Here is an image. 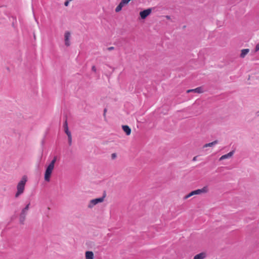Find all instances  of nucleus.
<instances>
[{"label": "nucleus", "instance_id": "obj_2", "mask_svg": "<svg viewBox=\"0 0 259 259\" xmlns=\"http://www.w3.org/2000/svg\"><path fill=\"white\" fill-rule=\"evenodd\" d=\"M208 190H209V189H208V187L204 186L203 188H202L201 189H197V190H194L193 191H191L189 194L186 195L183 198L184 200H186V199H188L189 198H190L193 196H194V195H201L202 194L206 193L208 192Z\"/></svg>", "mask_w": 259, "mask_h": 259}, {"label": "nucleus", "instance_id": "obj_27", "mask_svg": "<svg viewBox=\"0 0 259 259\" xmlns=\"http://www.w3.org/2000/svg\"><path fill=\"white\" fill-rule=\"evenodd\" d=\"M166 18L167 19H170V16H166Z\"/></svg>", "mask_w": 259, "mask_h": 259}, {"label": "nucleus", "instance_id": "obj_24", "mask_svg": "<svg viewBox=\"0 0 259 259\" xmlns=\"http://www.w3.org/2000/svg\"><path fill=\"white\" fill-rule=\"evenodd\" d=\"M116 154H115V153H113V154H112V158H115L116 157Z\"/></svg>", "mask_w": 259, "mask_h": 259}, {"label": "nucleus", "instance_id": "obj_3", "mask_svg": "<svg viewBox=\"0 0 259 259\" xmlns=\"http://www.w3.org/2000/svg\"><path fill=\"white\" fill-rule=\"evenodd\" d=\"M27 182V177L24 176L22 177L21 181L18 183L17 186V192L15 194V197H18L20 195L22 194L24 191L25 185Z\"/></svg>", "mask_w": 259, "mask_h": 259}, {"label": "nucleus", "instance_id": "obj_26", "mask_svg": "<svg viewBox=\"0 0 259 259\" xmlns=\"http://www.w3.org/2000/svg\"><path fill=\"white\" fill-rule=\"evenodd\" d=\"M196 158H197V157H196V156L194 157L193 158V161H195V160H196Z\"/></svg>", "mask_w": 259, "mask_h": 259}, {"label": "nucleus", "instance_id": "obj_25", "mask_svg": "<svg viewBox=\"0 0 259 259\" xmlns=\"http://www.w3.org/2000/svg\"><path fill=\"white\" fill-rule=\"evenodd\" d=\"M104 111V116H105V115H106V112H107V109H105Z\"/></svg>", "mask_w": 259, "mask_h": 259}, {"label": "nucleus", "instance_id": "obj_4", "mask_svg": "<svg viewBox=\"0 0 259 259\" xmlns=\"http://www.w3.org/2000/svg\"><path fill=\"white\" fill-rule=\"evenodd\" d=\"M104 196L101 197V198H96V199L91 200L89 202V204L88 205V207L90 208L93 207L95 205H96L98 203L102 202L104 201Z\"/></svg>", "mask_w": 259, "mask_h": 259}, {"label": "nucleus", "instance_id": "obj_23", "mask_svg": "<svg viewBox=\"0 0 259 259\" xmlns=\"http://www.w3.org/2000/svg\"><path fill=\"white\" fill-rule=\"evenodd\" d=\"M108 50L109 51L113 50H114V47H109V48H108Z\"/></svg>", "mask_w": 259, "mask_h": 259}, {"label": "nucleus", "instance_id": "obj_18", "mask_svg": "<svg viewBox=\"0 0 259 259\" xmlns=\"http://www.w3.org/2000/svg\"><path fill=\"white\" fill-rule=\"evenodd\" d=\"M259 51V43L257 44L256 46H255V52H256L257 51Z\"/></svg>", "mask_w": 259, "mask_h": 259}, {"label": "nucleus", "instance_id": "obj_13", "mask_svg": "<svg viewBox=\"0 0 259 259\" xmlns=\"http://www.w3.org/2000/svg\"><path fill=\"white\" fill-rule=\"evenodd\" d=\"M218 143V141L215 140L211 143L205 144V145H204L203 148H206L208 147H212V146L217 144Z\"/></svg>", "mask_w": 259, "mask_h": 259}, {"label": "nucleus", "instance_id": "obj_9", "mask_svg": "<svg viewBox=\"0 0 259 259\" xmlns=\"http://www.w3.org/2000/svg\"><path fill=\"white\" fill-rule=\"evenodd\" d=\"M234 151H232L230 152L229 153H228L227 154H225V155L222 156L220 158V160H222L225 159H227V158L231 157L233 156V155L234 154Z\"/></svg>", "mask_w": 259, "mask_h": 259}, {"label": "nucleus", "instance_id": "obj_12", "mask_svg": "<svg viewBox=\"0 0 259 259\" xmlns=\"http://www.w3.org/2000/svg\"><path fill=\"white\" fill-rule=\"evenodd\" d=\"M249 50L248 49H243L241 51L240 57L244 58L245 56L249 53Z\"/></svg>", "mask_w": 259, "mask_h": 259}, {"label": "nucleus", "instance_id": "obj_10", "mask_svg": "<svg viewBox=\"0 0 259 259\" xmlns=\"http://www.w3.org/2000/svg\"><path fill=\"white\" fill-rule=\"evenodd\" d=\"M85 259H94V253L92 251H87L85 253Z\"/></svg>", "mask_w": 259, "mask_h": 259}, {"label": "nucleus", "instance_id": "obj_14", "mask_svg": "<svg viewBox=\"0 0 259 259\" xmlns=\"http://www.w3.org/2000/svg\"><path fill=\"white\" fill-rule=\"evenodd\" d=\"M64 131L66 134L70 133V132L69 131L68 127V124L67 120L66 119L64 123Z\"/></svg>", "mask_w": 259, "mask_h": 259}, {"label": "nucleus", "instance_id": "obj_22", "mask_svg": "<svg viewBox=\"0 0 259 259\" xmlns=\"http://www.w3.org/2000/svg\"><path fill=\"white\" fill-rule=\"evenodd\" d=\"M92 70L94 71V72H96V68L95 66H92Z\"/></svg>", "mask_w": 259, "mask_h": 259}, {"label": "nucleus", "instance_id": "obj_8", "mask_svg": "<svg viewBox=\"0 0 259 259\" xmlns=\"http://www.w3.org/2000/svg\"><path fill=\"white\" fill-rule=\"evenodd\" d=\"M207 256V254L205 252H202L195 255L193 259H204Z\"/></svg>", "mask_w": 259, "mask_h": 259}, {"label": "nucleus", "instance_id": "obj_17", "mask_svg": "<svg viewBox=\"0 0 259 259\" xmlns=\"http://www.w3.org/2000/svg\"><path fill=\"white\" fill-rule=\"evenodd\" d=\"M27 211H24V210L23 209L22 211H21V214H20L21 218H22L23 219H24L25 218V216H26V215L27 214Z\"/></svg>", "mask_w": 259, "mask_h": 259}, {"label": "nucleus", "instance_id": "obj_11", "mask_svg": "<svg viewBox=\"0 0 259 259\" xmlns=\"http://www.w3.org/2000/svg\"><path fill=\"white\" fill-rule=\"evenodd\" d=\"M122 128L123 131L125 133L127 136H129L131 133V129L130 127L126 125H122Z\"/></svg>", "mask_w": 259, "mask_h": 259}, {"label": "nucleus", "instance_id": "obj_1", "mask_svg": "<svg viewBox=\"0 0 259 259\" xmlns=\"http://www.w3.org/2000/svg\"><path fill=\"white\" fill-rule=\"evenodd\" d=\"M57 160V157L55 156L54 157L53 159L52 160V161L50 162V163L47 166L45 172V176L44 179L47 182H50V178L51 177V175L52 174V172L54 170L55 164Z\"/></svg>", "mask_w": 259, "mask_h": 259}, {"label": "nucleus", "instance_id": "obj_6", "mask_svg": "<svg viewBox=\"0 0 259 259\" xmlns=\"http://www.w3.org/2000/svg\"><path fill=\"white\" fill-rule=\"evenodd\" d=\"M71 37V33L69 31H66L64 34L65 44L67 47L70 45V39Z\"/></svg>", "mask_w": 259, "mask_h": 259}, {"label": "nucleus", "instance_id": "obj_7", "mask_svg": "<svg viewBox=\"0 0 259 259\" xmlns=\"http://www.w3.org/2000/svg\"><path fill=\"white\" fill-rule=\"evenodd\" d=\"M190 92H194V93L200 94V93H203L204 92V90H203V87H198V88H197L196 89H194L188 90L187 91V93H190Z\"/></svg>", "mask_w": 259, "mask_h": 259}, {"label": "nucleus", "instance_id": "obj_19", "mask_svg": "<svg viewBox=\"0 0 259 259\" xmlns=\"http://www.w3.org/2000/svg\"><path fill=\"white\" fill-rule=\"evenodd\" d=\"M29 204H28L24 208H23V209L24 210V211H27L28 209H29Z\"/></svg>", "mask_w": 259, "mask_h": 259}, {"label": "nucleus", "instance_id": "obj_16", "mask_svg": "<svg viewBox=\"0 0 259 259\" xmlns=\"http://www.w3.org/2000/svg\"><path fill=\"white\" fill-rule=\"evenodd\" d=\"M66 135H67L68 136V143H69V145H71V144H72V137H71V133H67L66 134Z\"/></svg>", "mask_w": 259, "mask_h": 259}, {"label": "nucleus", "instance_id": "obj_15", "mask_svg": "<svg viewBox=\"0 0 259 259\" xmlns=\"http://www.w3.org/2000/svg\"><path fill=\"white\" fill-rule=\"evenodd\" d=\"M123 6H123L122 4L120 3L116 7L115 9V12H119L120 11Z\"/></svg>", "mask_w": 259, "mask_h": 259}, {"label": "nucleus", "instance_id": "obj_20", "mask_svg": "<svg viewBox=\"0 0 259 259\" xmlns=\"http://www.w3.org/2000/svg\"><path fill=\"white\" fill-rule=\"evenodd\" d=\"M29 204H28L24 208H23V209L24 210V211H27L28 209H29Z\"/></svg>", "mask_w": 259, "mask_h": 259}, {"label": "nucleus", "instance_id": "obj_5", "mask_svg": "<svg viewBox=\"0 0 259 259\" xmlns=\"http://www.w3.org/2000/svg\"><path fill=\"white\" fill-rule=\"evenodd\" d=\"M152 12V9L149 8L140 12V16L142 19H145Z\"/></svg>", "mask_w": 259, "mask_h": 259}, {"label": "nucleus", "instance_id": "obj_21", "mask_svg": "<svg viewBox=\"0 0 259 259\" xmlns=\"http://www.w3.org/2000/svg\"><path fill=\"white\" fill-rule=\"evenodd\" d=\"M71 0H66V2H65L64 3V5L67 7L69 5V2L71 1Z\"/></svg>", "mask_w": 259, "mask_h": 259}]
</instances>
